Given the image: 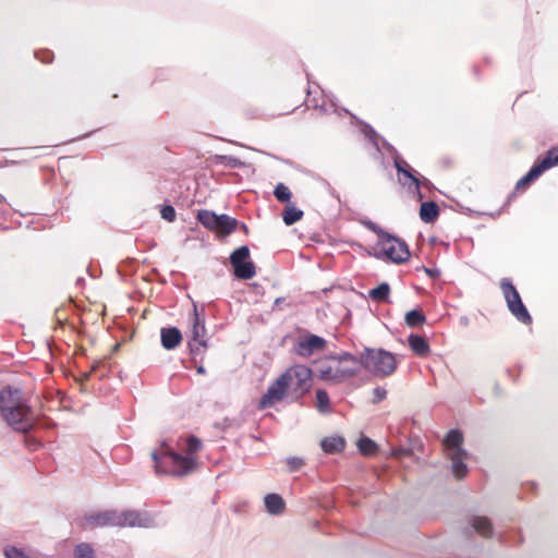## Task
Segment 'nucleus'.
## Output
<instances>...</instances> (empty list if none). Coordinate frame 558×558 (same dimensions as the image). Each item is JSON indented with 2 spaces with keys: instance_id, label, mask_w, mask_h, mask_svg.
<instances>
[{
  "instance_id": "obj_34",
  "label": "nucleus",
  "mask_w": 558,
  "mask_h": 558,
  "mask_svg": "<svg viewBox=\"0 0 558 558\" xmlns=\"http://www.w3.org/2000/svg\"><path fill=\"white\" fill-rule=\"evenodd\" d=\"M545 161H548L549 163L548 165V169L555 167V166H558V146L550 149L546 157L544 158Z\"/></svg>"
},
{
  "instance_id": "obj_12",
  "label": "nucleus",
  "mask_w": 558,
  "mask_h": 558,
  "mask_svg": "<svg viewBox=\"0 0 558 558\" xmlns=\"http://www.w3.org/2000/svg\"><path fill=\"white\" fill-rule=\"evenodd\" d=\"M395 167L397 169L399 183L409 191L418 192L422 181L417 171L401 157L395 158Z\"/></svg>"
},
{
  "instance_id": "obj_37",
  "label": "nucleus",
  "mask_w": 558,
  "mask_h": 558,
  "mask_svg": "<svg viewBox=\"0 0 558 558\" xmlns=\"http://www.w3.org/2000/svg\"><path fill=\"white\" fill-rule=\"evenodd\" d=\"M423 270L426 272V275H428L432 278H437L440 276V270L437 268L423 267Z\"/></svg>"
},
{
  "instance_id": "obj_18",
  "label": "nucleus",
  "mask_w": 558,
  "mask_h": 558,
  "mask_svg": "<svg viewBox=\"0 0 558 558\" xmlns=\"http://www.w3.org/2000/svg\"><path fill=\"white\" fill-rule=\"evenodd\" d=\"M264 505L266 511L272 515L281 514L286 508L284 500L278 494H267L264 497Z\"/></svg>"
},
{
  "instance_id": "obj_23",
  "label": "nucleus",
  "mask_w": 558,
  "mask_h": 558,
  "mask_svg": "<svg viewBox=\"0 0 558 558\" xmlns=\"http://www.w3.org/2000/svg\"><path fill=\"white\" fill-rule=\"evenodd\" d=\"M236 225V220L227 216V215H218L217 217V227L215 229L216 232L227 235L230 234Z\"/></svg>"
},
{
  "instance_id": "obj_21",
  "label": "nucleus",
  "mask_w": 558,
  "mask_h": 558,
  "mask_svg": "<svg viewBox=\"0 0 558 558\" xmlns=\"http://www.w3.org/2000/svg\"><path fill=\"white\" fill-rule=\"evenodd\" d=\"M438 206L434 202H425L421 205L420 217L424 222H433L438 217Z\"/></svg>"
},
{
  "instance_id": "obj_10",
  "label": "nucleus",
  "mask_w": 558,
  "mask_h": 558,
  "mask_svg": "<svg viewBox=\"0 0 558 558\" xmlns=\"http://www.w3.org/2000/svg\"><path fill=\"white\" fill-rule=\"evenodd\" d=\"M378 246L380 252L393 263H403L410 257L405 242L387 233H381Z\"/></svg>"
},
{
  "instance_id": "obj_1",
  "label": "nucleus",
  "mask_w": 558,
  "mask_h": 558,
  "mask_svg": "<svg viewBox=\"0 0 558 558\" xmlns=\"http://www.w3.org/2000/svg\"><path fill=\"white\" fill-rule=\"evenodd\" d=\"M177 445L185 456L174 451L168 441H162L159 449L151 452L157 472L181 477L196 470L197 461L194 454L201 449L202 441L194 436H189L179 439Z\"/></svg>"
},
{
  "instance_id": "obj_28",
  "label": "nucleus",
  "mask_w": 558,
  "mask_h": 558,
  "mask_svg": "<svg viewBox=\"0 0 558 558\" xmlns=\"http://www.w3.org/2000/svg\"><path fill=\"white\" fill-rule=\"evenodd\" d=\"M316 408L322 413L329 411V396L323 389L316 390Z\"/></svg>"
},
{
  "instance_id": "obj_32",
  "label": "nucleus",
  "mask_w": 558,
  "mask_h": 558,
  "mask_svg": "<svg viewBox=\"0 0 558 558\" xmlns=\"http://www.w3.org/2000/svg\"><path fill=\"white\" fill-rule=\"evenodd\" d=\"M4 556L7 558H31L28 554H26L22 548L17 547H7L4 549Z\"/></svg>"
},
{
  "instance_id": "obj_8",
  "label": "nucleus",
  "mask_w": 558,
  "mask_h": 558,
  "mask_svg": "<svg viewBox=\"0 0 558 558\" xmlns=\"http://www.w3.org/2000/svg\"><path fill=\"white\" fill-rule=\"evenodd\" d=\"M281 377L291 393L302 396L311 387L312 369L305 365H293L287 368Z\"/></svg>"
},
{
  "instance_id": "obj_13",
  "label": "nucleus",
  "mask_w": 558,
  "mask_h": 558,
  "mask_svg": "<svg viewBox=\"0 0 558 558\" xmlns=\"http://www.w3.org/2000/svg\"><path fill=\"white\" fill-rule=\"evenodd\" d=\"M290 393V390L287 387V383L283 380L281 375L269 385L267 388V391L264 393V396L260 398L258 408L259 409H268L280 401H282Z\"/></svg>"
},
{
  "instance_id": "obj_25",
  "label": "nucleus",
  "mask_w": 558,
  "mask_h": 558,
  "mask_svg": "<svg viewBox=\"0 0 558 558\" xmlns=\"http://www.w3.org/2000/svg\"><path fill=\"white\" fill-rule=\"evenodd\" d=\"M217 217L218 215L209 210H201L197 215V218L202 222V225L214 231L217 227Z\"/></svg>"
},
{
  "instance_id": "obj_22",
  "label": "nucleus",
  "mask_w": 558,
  "mask_h": 558,
  "mask_svg": "<svg viewBox=\"0 0 558 558\" xmlns=\"http://www.w3.org/2000/svg\"><path fill=\"white\" fill-rule=\"evenodd\" d=\"M409 345L415 354L421 355V356L427 355L429 352L428 343L421 336H416V335L410 336L409 337Z\"/></svg>"
},
{
  "instance_id": "obj_35",
  "label": "nucleus",
  "mask_w": 558,
  "mask_h": 558,
  "mask_svg": "<svg viewBox=\"0 0 558 558\" xmlns=\"http://www.w3.org/2000/svg\"><path fill=\"white\" fill-rule=\"evenodd\" d=\"M160 215L165 220L169 222H172L175 219V210L170 205L163 206L160 210Z\"/></svg>"
},
{
  "instance_id": "obj_11",
  "label": "nucleus",
  "mask_w": 558,
  "mask_h": 558,
  "mask_svg": "<svg viewBox=\"0 0 558 558\" xmlns=\"http://www.w3.org/2000/svg\"><path fill=\"white\" fill-rule=\"evenodd\" d=\"M250 250L246 245L236 248L230 256V262L234 268V275L241 279H251L255 276V267L248 260Z\"/></svg>"
},
{
  "instance_id": "obj_2",
  "label": "nucleus",
  "mask_w": 558,
  "mask_h": 558,
  "mask_svg": "<svg viewBox=\"0 0 558 558\" xmlns=\"http://www.w3.org/2000/svg\"><path fill=\"white\" fill-rule=\"evenodd\" d=\"M0 413L5 423L16 432L26 433L33 428V411L19 388L7 387L0 392Z\"/></svg>"
},
{
  "instance_id": "obj_41",
  "label": "nucleus",
  "mask_w": 558,
  "mask_h": 558,
  "mask_svg": "<svg viewBox=\"0 0 558 558\" xmlns=\"http://www.w3.org/2000/svg\"><path fill=\"white\" fill-rule=\"evenodd\" d=\"M197 373L198 374H204L205 373V368L203 366H198L197 367Z\"/></svg>"
},
{
  "instance_id": "obj_24",
  "label": "nucleus",
  "mask_w": 558,
  "mask_h": 558,
  "mask_svg": "<svg viewBox=\"0 0 558 558\" xmlns=\"http://www.w3.org/2000/svg\"><path fill=\"white\" fill-rule=\"evenodd\" d=\"M389 284L387 282H383L378 287L369 290L368 296L376 302H386L389 299Z\"/></svg>"
},
{
  "instance_id": "obj_29",
  "label": "nucleus",
  "mask_w": 558,
  "mask_h": 558,
  "mask_svg": "<svg viewBox=\"0 0 558 558\" xmlns=\"http://www.w3.org/2000/svg\"><path fill=\"white\" fill-rule=\"evenodd\" d=\"M357 447H359V450L361 451V453H363L365 456L373 454L377 449V445L375 444V441H373L372 439H369L367 437L361 438L357 442Z\"/></svg>"
},
{
  "instance_id": "obj_7",
  "label": "nucleus",
  "mask_w": 558,
  "mask_h": 558,
  "mask_svg": "<svg viewBox=\"0 0 558 558\" xmlns=\"http://www.w3.org/2000/svg\"><path fill=\"white\" fill-rule=\"evenodd\" d=\"M463 434L458 429H451L444 438L442 446L446 456L451 461L452 473L457 478H462L468 473L465 460L468 452L463 449Z\"/></svg>"
},
{
  "instance_id": "obj_39",
  "label": "nucleus",
  "mask_w": 558,
  "mask_h": 558,
  "mask_svg": "<svg viewBox=\"0 0 558 558\" xmlns=\"http://www.w3.org/2000/svg\"><path fill=\"white\" fill-rule=\"evenodd\" d=\"M367 227H368L369 229H372L373 231L378 232V233H379V235H381V233H383V232H381V231H379V230L377 229V227H376V225H375L374 222H368V223H367Z\"/></svg>"
},
{
  "instance_id": "obj_36",
  "label": "nucleus",
  "mask_w": 558,
  "mask_h": 558,
  "mask_svg": "<svg viewBox=\"0 0 558 558\" xmlns=\"http://www.w3.org/2000/svg\"><path fill=\"white\" fill-rule=\"evenodd\" d=\"M374 401L379 402L386 398L387 391L384 388L377 387L373 391Z\"/></svg>"
},
{
  "instance_id": "obj_20",
  "label": "nucleus",
  "mask_w": 558,
  "mask_h": 558,
  "mask_svg": "<svg viewBox=\"0 0 558 558\" xmlns=\"http://www.w3.org/2000/svg\"><path fill=\"white\" fill-rule=\"evenodd\" d=\"M472 529L484 537L492 535L493 526L490 521L485 517H474L471 521Z\"/></svg>"
},
{
  "instance_id": "obj_14",
  "label": "nucleus",
  "mask_w": 558,
  "mask_h": 558,
  "mask_svg": "<svg viewBox=\"0 0 558 558\" xmlns=\"http://www.w3.org/2000/svg\"><path fill=\"white\" fill-rule=\"evenodd\" d=\"M205 333V323L199 319L197 308L194 306L191 338L189 340V348L193 355H197L206 349Z\"/></svg>"
},
{
  "instance_id": "obj_16",
  "label": "nucleus",
  "mask_w": 558,
  "mask_h": 558,
  "mask_svg": "<svg viewBox=\"0 0 558 558\" xmlns=\"http://www.w3.org/2000/svg\"><path fill=\"white\" fill-rule=\"evenodd\" d=\"M160 340L166 350H173L181 343L182 333L177 327H163L160 330Z\"/></svg>"
},
{
  "instance_id": "obj_9",
  "label": "nucleus",
  "mask_w": 558,
  "mask_h": 558,
  "mask_svg": "<svg viewBox=\"0 0 558 558\" xmlns=\"http://www.w3.org/2000/svg\"><path fill=\"white\" fill-rule=\"evenodd\" d=\"M500 288L502 290V294L510 313L520 323L530 325L532 323V317L523 304L521 296L514 286L508 279H504L500 283Z\"/></svg>"
},
{
  "instance_id": "obj_27",
  "label": "nucleus",
  "mask_w": 558,
  "mask_h": 558,
  "mask_svg": "<svg viewBox=\"0 0 558 558\" xmlns=\"http://www.w3.org/2000/svg\"><path fill=\"white\" fill-rule=\"evenodd\" d=\"M303 216V211L294 206H288L282 215V219L287 226H291L299 221Z\"/></svg>"
},
{
  "instance_id": "obj_15",
  "label": "nucleus",
  "mask_w": 558,
  "mask_h": 558,
  "mask_svg": "<svg viewBox=\"0 0 558 558\" xmlns=\"http://www.w3.org/2000/svg\"><path fill=\"white\" fill-rule=\"evenodd\" d=\"M326 347V340L316 335H305L300 337L294 344V353L301 357H310L316 352H320Z\"/></svg>"
},
{
  "instance_id": "obj_30",
  "label": "nucleus",
  "mask_w": 558,
  "mask_h": 558,
  "mask_svg": "<svg viewBox=\"0 0 558 558\" xmlns=\"http://www.w3.org/2000/svg\"><path fill=\"white\" fill-rule=\"evenodd\" d=\"M424 322L425 316L416 310L410 311L405 315V323L410 327H415L420 324H423Z\"/></svg>"
},
{
  "instance_id": "obj_3",
  "label": "nucleus",
  "mask_w": 558,
  "mask_h": 558,
  "mask_svg": "<svg viewBox=\"0 0 558 558\" xmlns=\"http://www.w3.org/2000/svg\"><path fill=\"white\" fill-rule=\"evenodd\" d=\"M0 413L5 423L16 432L26 433L33 428V411L19 388L7 387L0 392Z\"/></svg>"
},
{
  "instance_id": "obj_5",
  "label": "nucleus",
  "mask_w": 558,
  "mask_h": 558,
  "mask_svg": "<svg viewBox=\"0 0 558 558\" xmlns=\"http://www.w3.org/2000/svg\"><path fill=\"white\" fill-rule=\"evenodd\" d=\"M89 520L90 524L96 526L150 527L154 524L149 513L135 510H108L90 515Z\"/></svg>"
},
{
  "instance_id": "obj_38",
  "label": "nucleus",
  "mask_w": 558,
  "mask_h": 558,
  "mask_svg": "<svg viewBox=\"0 0 558 558\" xmlns=\"http://www.w3.org/2000/svg\"><path fill=\"white\" fill-rule=\"evenodd\" d=\"M225 158L228 160V162H227V163H228L229 166L238 167V166H241V165H242V163H241V161H240V160H238V159H236V158H234V157H225Z\"/></svg>"
},
{
  "instance_id": "obj_4",
  "label": "nucleus",
  "mask_w": 558,
  "mask_h": 558,
  "mask_svg": "<svg viewBox=\"0 0 558 558\" xmlns=\"http://www.w3.org/2000/svg\"><path fill=\"white\" fill-rule=\"evenodd\" d=\"M361 363L359 359L348 352L338 355H328L316 362V373L319 379L340 383L359 373Z\"/></svg>"
},
{
  "instance_id": "obj_19",
  "label": "nucleus",
  "mask_w": 558,
  "mask_h": 558,
  "mask_svg": "<svg viewBox=\"0 0 558 558\" xmlns=\"http://www.w3.org/2000/svg\"><path fill=\"white\" fill-rule=\"evenodd\" d=\"M345 440L339 435L325 437L320 441V447L326 453H338L344 449Z\"/></svg>"
},
{
  "instance_id": "obj_26",
  "label": "nucleus",
  "mask_w": 558,
  "mask_h": 558,
  "mask_svg": "<svg viewBox=\"0 0 558 558\" xmlns=\"http://www.w3.org/2000/svg\"><path fill=\"white\" fill-rule=\"evenodd\" d=\"M74 558H97L94 547L88 543H80L73 551Z\"/></svg>"
},
{
  "instance_id": "obj_17",
  "label": "nucleus",
  "mask_w": 558,
  "mask_h": 558,
  "mask_svg": "<svg viewBox=\"0 0 558 558\" xmlns=\"http://www.w3.org/2000/svg\"><path fill=\"white\" fill-rule=\"evenodd\" d=\"M548 161L544 159L538 163L534 165L530 171L522 177L515 184V190L520 191L525 189L531 182L536 180L544 171L548 170Z\"/></svg>"
},
{
  "instance_id": "obj_33",
  "label": "nucleus",
  "mask_w": 558,
  "mask_h": 558,
  "mask_svg": "<svg viewBox=\"0 0 558 558\" xmlns=\"http://www.w3.org/2000/svg\"><path fill=\"white\" fill-rule=\"evenodd\" d=\"M286 463L289 471L294 472L301 469L305 464V461L302 457H289L286 459Z\"/></svg>"
},
{
  "instance_id": "obj_40",
  "label": "nucleus",
  "mask_w": 558,
  "mask_h": 558,
  "mask_svg": "<svg viewBox=\"0 0 558 558\" xmlns=\"http://www.w3.org/2000/svg\"><path fill=\"white\" fill-rule=\"evenodd\" d=\"M363 131L366 133V135H369V133L374 132L373 129L367 125L365 126V129Z\"/></svg>"
},
{
  "instance_id": "obj_6",
  "label": "nucleus",
  "mask_w": 558,
  "mask_h": 558,
  "mask_svg": "<svg viewBox=\"0 0 558 558\" xmlns=\"http://www.w3.org/2000/svg\"><path fill=\"white\" fill-rule=\"evenodd\" d=\"M357 359L361 367L380 377L391 375L397 367L395 355L383 349H365Z\"/></svg>"
},
{
  "instance_id": "obj_31",
  "label": "nucleus",
  "mask_w": 558,
  "mask_h": 558,
  "mask_svg": "<svg viewBox=\"0 0 558 558\" xmlns=\"http://www.w3.org/2000/svg\"><path fill=\"white\" fill-rule=\"evenodd\" d=\"M276 198L280 202H289L291 198V192L288 186L279 183L274 191Z\"/></svg>"
}]
</instances>
